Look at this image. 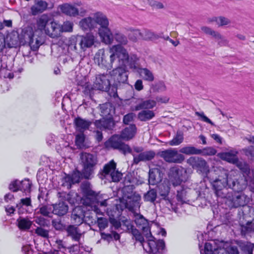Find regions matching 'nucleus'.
<instances>
[{
  "label": "nucleus",
  "mask_w": 254,
  "mask_h": 254,
  "mask_svg": "<svg viewBox=\"0 0 254 254\" xmlns=\"http://www.w3.org/2000/svg\"><path fill=\"white\" fill-rule=\"evenodd\" d=\"M87 203H88V205L91 206L92 210L93 211H94L97 214H99V215H103V213L101 211V210L98 207V205H100V206H102L100 205V202L98 203L97 202H94L93 203L92 202H91V201H90V202H87ZM107 205V204L105 206H106Z\"/></svg>",
  "instance_id": "obj_58"
},
{
  "label": "nucleus",
  "mask_w": 254,
  "mask_h": 254,
  "mask_svg": "<svg viewBox=\"0 0 254 254\" xmlns=\"http://www.w3.org/2000/svg\"><path fill=\"white\" fill-rule=\"evenodd\" d=\"M155 116V113L150 110H144L138 113V119L142 122L151 120Z\"/></svg>",
  "instance_id": "obj_37"
},
{
  "label": "nucleus",
  "mask_w": 254,
  "mask_h": 254,
  "mask_svg": "<svg viewBox=\"0 0 254 254\" xmlns=\"http://www.w3.org/2000/svg\"><path fill=\"white\" fill-rule=\"evenodd\" d=\"M137 72L145 81L152 82L154 80L153 72L147 68H140L137 70Z\"/></svg>",
  "instance_id": "obj_34"
},
{
  "label": "nucleus",
  "mask_w": 254,
  "mask_h": 254,
  "mask_svg": "<svg viewBox=\"0 0 254 254\" xmlns=\"http://www.w3.org/2000/svg\"><path fill=\"white\" fill-rule=\"evenodd\" d=\"M110 76L118 83H125L128 78L126 69L124 66H118L110 72Z\"/></svg>",
  "instance_id": "obj_12"
},
{
  "label": "nucleus",
  "mask_w": 254,
  "mask_h": 254,
  "mask_svg": "<svg viewBox=\"0 0 254 254\" xmlns=\"http://www.w3.org/2000/svg\"><path fill=\"white\" fill-rule=\"evenodd\" d=\"M51 29H49V36L51 38H58L61 36L62 32L61 24L57 21L50 22Z\"/></svg>",
  "instance_id": "obj_28"
},
{
  "label": "nucleus",
  "mask_w": 254,
  "mask_h": 254,
  "mask_svg": "<svg viewBox=\"0 0 254 254\" xmlns=\"http://www.w3.org/2000/svg\"><path fill=\"white\" fill-rule=\"evenodd\" d=\"M171 172L172 175L170 178V182L174 187L179 188L176 190L177 199L181 203H186L188 200L187 197V192L182 184L186 180V171L183 168H175Z\"/></svg>",
  "instance_id": "obj_4"
},
{
  "label": "nucleus",
  "mask_w": 254,
  "mask_h": 254,
  "mask_svg": "<svg viewBox=\"0 0 254 254\" xmlns=\"http://www.w3.org/2000/svg\"><path fill=\"white\" fill-rule=\"evenodd\" d=\"M218 35H219V37L215 36L214 38L216 39L219 46H227L228 44V41L224 37H223L219 33H218Z\"/></svg>",
  "instance_id": "obj_61"
},
{
  "label": "nucleus",
  "mask_w": 254,
  "mask_h": 254,
  "mask_svg": "<svg viewBox=\"0 0 254 254\" xmlns=\"http://www.w3.org/2000/svg\"><path fill=\"white\" fill-rule=\"evenodd\" d=\"M52 225L57 230H63L65 229V226L64 225L60 219H54L52 221Z\"/></svg>",
  "instance_id": "obj_57"
},
{
  "label": "nucleus",
  "mask_w": 254,
  "mask_h": 254,
  "mask_svg": "<svg viewBox=\"0 0 254 254\" xmlns=\"http://www.w3.org/2000/svg\"><path fill=\"white\" fill-rule=\"evenodd\" d=\"M201 30L202 31H203L205 34L210 35L213 37L215 36H216L217 37H219V35H218V32H216L213 30H212L211 28L207 27H202Z\"/></svg>",
  "instance_id": "obj_60"
},
{
  "label": "nucleus",
  "mask_w": 254,
  "mask_h": 254,
  "mask_svg": "<svg viewBox=\"0 0 254 254\" xmlns=\"http://www.w3.org/2000/svg\"><path fill=\"white\" fill-rule=\"evenodd\" d=\"M95 21V26H100L98 34L106 44H111L113 41V34L109 28V22L107 17L102 12L98 11L92 15Z\"/></svg>",
  "instance_id": "obj_5"
},
{
  "label": "nucleus",
  "mask_w": 254,
  "mask_h": 254,
  "mask_svg": "<svg viewBox=\"0 0 254 254\" xmlns=\"http://www.w3.org/2000/svg\"><path fill=\"white\" fill-rule=\"evenodd\" d=\"M235 164L241 171L244 177L246 178L247 176L249 175L250 174V169L249 165L246 162L238 159Z\"/></svg>",
  "instance_id": "obj_38"
},
{
  "label": "nucleus",
  "mask_w": 254,
  "mask_h": 254,
  "mask_svg": "<svg viewBox=\"0 0 254 254\" xmlns=\"http://www.w3.org/2000/svg\"><path fill=\"white\" fill-rule=\"evenodd\" d=\"M241 229L243 235L254 232V221H248L245 225H241Z\"/></svg>",
  "instance_id": "obj_44"
},
{
  "label": "nucleus",
  "mask_w": 254,
  "mask_h": 254,
  "mask_svg": "<svg viewBox=\"0 0 254 254\" xmlns=\"http://www.w3.org/2000/svg\"><path fill=\"white\" fill-rule=\"evenodd\" d=\"M246 139L250 143L254 144V136H250L246 137ZM246 156L248 157H254V146H249L243 149Z\"/></svg>",
  "instance_id": "obj_40"
},
{
  "label": "nucleus",
  "mask_w": 254,
  "mask_h": 254,
  "mask_svg": "<svg viewBox=\"0 0 254 254\" xmlns=\"http://www.w3.org/2000/svg\"><path fill=\"white\" fill-rule=\"evenodd\" d=\"M81 190L83 196L88 202L99 203L101 206L107 205V198H104L103 195L99 193H96L91 189V184L85 182L82 183L80 186Z\"/></svg>",
  "instance_id": "obj_7"
},
{
  "label": "nucleus",
  "mask_w": 254,
  "mask_h": 254,
  "mask_svg": "<svg viewBox=\"0 0 254 254\" xmlns=\"http://www.w3.org/2000/svg\"><path fill=\"white\" fill-rule=\"evenodd\" d=\"M134 222L136 226L142 231L143 234L146 238H152L150 232V228L147 220L142 215H138L135 217Z\"/></svg>",
  "instance_id": "obj_15"
},
{
  "label": "nucleus",
  "mask_w": 254,
  "mask_h": 254,
  "mask_svg": "<svg viewBox=\"0 0 254 254\" xmlns=\"http://www.w3.org/2000/svg\"><path fill=\"white\" fill-rule=\"evenodd\" d=\"M68 45V49L69 50L73 51L76 53H78L77 48L76 45V41L74 39H71L69 40Z\"/></svg>",
  "instance_id": "obj_63"
},
{
  "label": "nucleus",
  "mask_w": 254,
  "mask_h": 254,
  "mask_svg": "<svg viewBox=\"0 0 254 254\" xmlns=\"http://www.w3.org/2000/svg\"><path fill=\"white\" fill-rule=\"evenodd\" d=\"M155 153L153 151H148L139 153L138 155H133V163L137 164L140 161L151 160L155 157Z\"/></svg>",
  "instance_id": "obj_23"
},
{
  "label": "nucleus",
  "mask_w": 254,
  "mask_h": 254,
  "mask_svg": "<svg viewBox=\"0 0 254 254\" xmlns=\"http://www.w3.org/2000/svg\"><path fill=\"white\" fill-rule=\"evenodd\" d=\"M133 179L131 175H127L124 180V190L125 191L127 189L132 190L134 189V186L132 184Z\"/></svg>",
  "instance_id": "obj_51"
},
{
  "label": "nucleus",
  "mask_w": 254,
  "mask_h": 254,
  "mask_svg": "<svg viewBox=\"0 0 254 254\" xmlns=\"http://www.w3.org/2000/svg\"><path fill=\"white\" fill-rule=\"evenodd\" d=\"M138 61V59L136 55H130L128 57V59L127 61V64L124 65V67L126 68L128 66L130 69H132L133 71L137 72V70L140 68L138 67L137 64Z\"/></svg>",
  "instance_id": "obj_35"
},
{
  "label": "nucleus",
  "mask_w": 254,
  "mask_h": 254,
  "mask_svg": "<svg viewBox=\"0 0 254 254\" xmlns=\"http://www.w3.org/2000/svg\"><path fill=\"white\" fill-rule=\"evenodd\" d=\"M59 8L63 13L67 15L75 16L78 14L77 8L68 3L60 5Z\"/></svg>",
  "instance_id": "obj_29"
},
{
  "label": "nucleus",
  "mask_w": 254,
  "mask_h": 254,
  "mask_svg": "<svg viewBox=\"0 0 254 254\" xmlns=\"http://www.w3.org/2000/svg\"><path fill=\"white\" fill-rule=\"evenodd\" d=\"M151 88L155 92H162L166 90V87L163 82H159L155 84H152Z\"/></svg>",
  "instance_id": "obj_56"
},
{
  "label": "nucleus",
  "mask_w": 254,
  "mask_h": 254,
  "mask_svg": "<svg viewBox=\"0 0 254 254\" xmlns=\"http://www.w3.org/2000/svg\"><path fill=\"white\" fill-rule=\"evenodd\" d=\"M237 153L238 152L237 151L235 153H233L232 152H224L221 154V157L223 160L235 164L238 159L237 157Z\"/></svg>",
  "instance_id": "obj_39"
},
{
  "label": "nucleus",
  "mask_w": 254,
  "mask_h": 254,
  "mask_svg": "<svg viewBox=\"0 0 254 254\" xmlns=\"http://www.w3.org/2000/svg\"><path fill=\"white\" fill-rule=\"evenodd\" d=\"M216 22L219 26H224L229 24L230 21L228 18L220 16L216 19Z\"/></svg>",
  "instance_id": "obj_62"
},
{
  "label": "nucleus",
  "mask_w": 254,
  "mask_h": 254,
  "mask_svg": "<svg viewBox=\"0 0 254 254\" xmlns=\"http://www.w3.org/2000/svg\"><path fill=\"white\" fill-rule=\"evenodd\" d=\"M217 152L215 149L211 147H207L202 149H199L198 155L201 154L204 156H211L215 155Z\"/></svg>",
  "instance_id": "obj_49"
},
{
  "label": "nucleus",
  "mask_w": 254,
  "mask_h": 254,
  "mask_svg": "<svg viewBox=\"0 0 254 254\" xmlns=\"http://www.w3.org/2000/svg\"><path fill=\"white\" fill-rule=\"evenodd\" d=\"M74 124L76 130L82 132L88 129L91 125V122L80 117H77L74 120Z\"/></svg>",
  "instance_id": "obj_32"
},
{
  "label": "nucleus",
  "mask_w": 254,
  "mask_h": 254,
  "mask_svg": "<svg viewBox=\"0 0 254 254\" xmlns=\"http://www.w3.org/2000/svg\"><path fill=\"white\" fill-rule=\"evenodd\" d=\"M156 105V101L154 100H146L141 101L134 107L133 110L139 111L142 109H152Z\"/></svg>",
  "instance_id": "obj_31"
},
{
  "label": "nucleus",
  "mask_w": 254,
  "mask_h": 254,
  "mask_svg": "<svg viewBox=\"0 0 254 254\" xmlns=\"http://www.w3.org/2000/svg\"><path fill=\"white\" fill-rule=\"evenodd\" d=\"M110 53H111L110 63H107L104 54H102L100 61V64L104 65L107 70L113 68L114 63L117 60L119 63V66H124V65L127 64L129 56L127 50L122 46L120 45L113 46L110 49Z\"/></svg>",
  "instance_id": "obj_3"
},
{
  "label": "nucleus",
  "mask_w": 254,
  "mask_h": 254,
  "mask_svg": "<svg viewBox=\"0 0 254 254\" xmlns=\"http://www.w3.org/2000/svg\"><path fill=\"white\" fill-rule=\"evenodd\" d=\"M21 34L24 39H28L31 44L34 43V39L33 38V30L30 27H25L22 30Z\"/></svg>",
  "instance_id": "obj_47"
},
{
  "label": "nucleus",
  "mask_w": 254,
  "mask_h": 254,
  "mask_svg": "<svg viewBox=\"0 0 254 254\" xmlns=\"http://www.w3.org/2000/svg\"><path fill=\"white\" fill-rule=\"evenodd\" d=\"M84 217V213L80 206L75 207L73 209L71 216L72 223L79 225L82 223Z\"/></svg>",
  "instance_id": "obj_21"
},
{
  "label": "nucleus",
  "mask_w": 254,
  "mask_h": 254,
  "mask_svg": "<svg viewBox=\"0 0 254 254\" xmlns=\"http://www.w3.org/2000/svg\"><path fill=\"white\" fill-rule=\"evenodd\" d=\"M141 39L149 40L155 37V34L149 30L144 29L141 31Z\"/></svg>",
  "instance_id": "obj_55"
},
{
  "label": "nucleus",
  "mask_w": 254,
  "mask_h": 254,
  "mask_svg": "<svg viewBox=\"0 0 254 254\" xmlns=\"http://www.w3.org/2000/svg\"><path fill=\"white\" fill-rule=\"evenodd\" d=\"M79 26L84 31H91L93 29L95 26L93 16L82 19L79 22Z\"/></svg>",
  "instance_id": "obj_22"
},
{
  "label": "nucleus",
  "mask_w": 254,
  "mask_h": 254,
  "mask_svg": "<svg viewBox=\"0 0 254 254\" xmlns=\"http://www.w3.org/2000/svg\"><path fill=\"white\" fill-rule=\"evenodd\" d=\"M67 236L71 237L72 240L79 242L81 237V233L77 227L74 225H69L65 228Z\"/></svg>",
  "instance_id": "obj_27"
},
{
  "label": "nucleus",
  "mask_w": 254,
  "mask_h": 254,
  "mask_svg": "<svg viewBox=\"0 0 254 254\" xmlns=\"http://www.w3.org/2000/svg\"><path fill=\"white\" fill-rule=\"evenodd\" d=\"M214 242L213 244L210 242H207L205 244L204 249V254H213L216 252L217 248L215 246H213Z\"/></svg>",
  "instance_id": "obj_50"
},
{
  "label": "nucleus",
  "mask_w": 254,
  "mask_h": 254,
  "mask_svg": "<svg viewBox=\"0 0 254 254\" xmlns=\"http://www.w3.org/2000/svg\"><path fill=\"white\" fill-rule=\"evenodd\" d=\"M220 174L217 177L210 178L211 183L215 193L218 196L223 197L225 194L222 192L224 189H231L235 191H241L246 188V184L241 183L238 179L227 170L220 169Z\"/></svg>",
  "instance_id": "obj_1"
},
{
  "label": "nucleus",
  "mask_w": 254,
  "mask_h": 254,
  "mask_svg": "<svg viewBox=\"0 0 254 254\" xmlns=\"http://www.w3.org/2000/svg\"><path fill=\"white\" fill-rule=\"evenodd\" d=\"M19 187L20 190H29L31 187V183L28 180H24L20 182Z\"/></svg>",
  "instance_id": "obj_59"
},
{
  "label": "nucleus",
  "mask_w": 254,
  "mask_h": 254,
  "mask_svg": "<svg viewBox=\"0 0 254 254\" xmlns=\"http://www.w3.org/2000/svg\"><path fill=\"white\" fill-rule=\"evenodd\" d=\"M68 211V206L64 201H60L58 204L53 205V213L59 216H63Z\"/></svg>",
  "instance_id": "obj_30"
},
{
  "label": "nucleus",
  "mask_w": 254,
  "mask_h": 254,
  "mask_svg": "<svg viewBox=\"0 0 254 254\" xmlns=\"http://www.w3.org/2000/svg\"><path fill=\"white\" fill-rule=\"evenodd\" d=\"M128 31V37L130 40L136 42L138 39H141V31L139 30L130 28Z\"/></svg>",
  "instance_id": "obj_42"
},
{
  "label": "nucleus",
  "mask_w": 254,
  "mask_h": 254,
  "mask_svg": "<svg viewBox=\"0 0 254 254\" xmlns=\"http://www.w3.org/2000/svg\"><path fill=\"white\" fill-rule=\"evenodd\" d=\"M60 197L62 199L67 201L69 203L73 205L76 201V197L77 196V193L74 192H69L66 193L64 192L59 193Z\"/></svg>",
  "instance_id": "obj_36"
},
{
  "label": "nucleus",
  "mask_w": 254,
  "mask_h": 254,
  "mask_svg": "<svg viewBox=\"0 0 254 254\" xmlns=\"http://www.w3.org/2000/svg\"><path fill=\"white\" fill-rule=\"evenodd\" d=\"M48 22V16L45 15H42L39 19L37 24L38 28L40 30H43L45 28Z\"/></svg>",
  "instance_id": "obj_54"
},
{
  "label": "nucleus",
  "mask_w": 254,
  "mask_h": 254,
  "mask_svg": "<svg viewBox=\"0 0 254 254\" xmlns=\"http://www.w3.org/2000/svg\"><path fill=\"white\" fill-rule=\"evenodd\" d=\"M136 130L137 128L134 124L130 125L122 131L120 137L124 140H129L134 136Z\"/></svg>",
  "instance_id": "obj_25"
},
{
  "label": "nucleus",
  "mask_w": 254,
  "mask_h": 254,
  "mask_svg": "<svg viewBox=\"0 0 254 254\" xmlns=\"http://www.w3.org/2000/svg\"><path fill=\"white\" fill-rule=\"evenodd\" d=\"M110 76L107 73L97 75L94 82L95 87L100 90L108 91L110 87Z\"/></svg>",
  "instance_id": "obj_13"
},
{
  "label": "nucleus",
  "mask_w": 254,
  "mask_h": 254,
  "mask_svg": "<svg viewBox=\"0 0 254 254\" xmlns=\"http://www.w3.org/2000/svg\"><path fill=\"white\" fill-rule=\"evenodd\" d=\"M5 39V43L10 48L17 46L19 45L20 40V39L19 37L18 33L15 31H13L8 34Z\"/></svg>",
  "instance_id": "obj_24"
},
{
  "label": "nucleus",
  "mask_w": 254,
  "mask_h": 254,
  "mask_svg": "<svg viewBox=\"0 0 254 254\" xmlns=\"http://www.w3.org/2000/svg\"><path fill=\"white\" fill-rule=\"evenodd\" d=\"M116 169V163L112 160L104 166L98 176L101 180L105 179L109 181L118 182L121 179L122 174Z\"/></svg>",
  "instance_id": "obj_6"
},
{
  "label": "nucleus",
  "mask_w": 254,
  "mask_h": 254,
  "mask_svg": "<svg viewBox=\"0 0 254 254\" xmlns=\"http://www.w3.org/2000/svg\"><path fill=\"white\" fill-rule=\"evenodd\" d=\"M163 174L160 170L157 168L149 170L148 182L150 185H155L162 181Z\"/></svg>",
  "instance_id": "obj_19"
},
{
  "label": "nucleus",
  "mask_w": 254,
  "mask_h": 254,
  "mask_svg": "<svg viewBox=\"0 0 254 254\" xmlns=\"http://www.w3.org/2000/svg\"><path fill=\"white\" fill-rule=\"evenodd\" d=\"M47 7V3L43 0H38L30 7V13L32 15H36L42 13Z\"/></svg>",
  "instance_id": "obj_26"
},
{
  "label": "nucleus",
  "mask_w": 254,
  "mask_h": 254,
  "mask_svg": "<svg viewBox=\"0 0 254 254\" xmlns=\"http://www.w3.org/2000/svg\"><path fill=\"white\" fill-rule=\"evenodd\" d=\"M73 24L69 21H66L61 25L62 32H71L73 30Z\"/></svg>",
  "instance_id": "obj_53"
},
{
  "label": "nucleus",
  "mask_w": 254,
  "mask_h": 254,
  "mask_svg": "<svg viewBox=\"0 0 254 254\" xmlns=\"http://www.w3.org/2000/svg\"><path fill=\"white\" fill-rule=\"evenodd\" d=\"M17 222L19 228L23 230L30 229L33 223L27 218H19L17 219Z\"/></svg>",
  "instance_id": "obj_41"
},
{
  "label": "nucleus",
  "mask_w": 254,
  "mask_h": 254,
  "mask_svg": "<svg viewBox=\"0 0 254 254\" xmlns=\"http://www.w3.org/2000/svg\"><path fill=\"white\" fill-rule=\"evenodd\" d=\"M170 190L168 183H164L159 186V193L164 199H168V195Z\"/></svg>",
  "instance_id": "obj_43"
},
{
  "label": "nucleus",
  "mask_w": 254,
  "mask_h": 254,
  "mask_svg": "<svg viewBox=\"0 0 254 254\" xmlns=\"http://www.w3.org/2000/svg\"><path fill=\"white\" fill-rule=\"evenodd\" d=\"M96 127L100 129H112L115 126L113 117H103L102 119L97 120L95 122Z\"/></svg>",
  "instance_id": "obj_20"
},
{
  "label": "nucleus",
  "mask_w": 254,
  "mask_h": 254,
  "mask_svg": "<svg viewBox=\"0 0 254 254\" xmlns=\"http://www.w3.org/2000/svg\"><path fill=\"white\" fill-rule=\"evenodd\" d=\"M82 176L84 177L83 173H81L78 170H75L71 175H68L64 177L63 180V186L66 187L67 189H69L72 184L78 183Z\"/></svg>",
  "instance_id": "obj_16"
},
{
  "label": "nucleus",
  "mask_w": 254,
  "mask_h": 254,
  "mask_svg": "<svg viewBox=\"0 0 254 254\" xmlns=\"http://www.w3.org/2000/svg\"><path fill=\"white\" fill-rule=\"evenodd\" d=\"M127 200L125 204L126 207L130 211L133 210L135 208L139 206V202L141 200V196L138 193L134 192L129 193L126 195Z\"/></svg>",
  "instance_id": "obj_14"
},
{
  "label": "nucleus",
  "mask_w": 254,
  "mask_h": 254,
  "mask_svg": "<svg viewBox=\"0 0 254 254\" xmlns=\"http://www.w3.org/2000/svg\"><path fill=\"white\" fill-rule=\"evenodd\" d=\"M120 135H113L108 141L105 142V146L107 148H113L119 150L124 154L131 153L130 147L123 143L121 140Z\"/></svg>",
  "instance_id": "obj_9"
},
{
  "label": "nucleus",
  "mask_w": 254,
  "mask_h": 254,
  "mask_svg": "<svg viewBox=\"0 0 254 254\" xmlns=\"http://www.w3.org/2000/svg\"><path fill=\"white\" fill-rule=\"evenodd\" d=\"M79 38L78 45L81 52H85L87 49L91 48L96 41V37L92 33L80 36Z\"/></svg>",
  "instance_id": "obj_11"
},
{
  "label": "nucleus",
  "mask_w": 254,
  "mask_h": 254,
  "mask_svg": "<svg viewBox=\"0 0 254 254\" xmlns=\"http://www.w3.org/2000/svg\"><path fill=\"white\" fill-rule=\"evenodd\" d=\"M199 149L193 146H186L181 148L180 152L188 155H198Z\"/></svg>",
  "instance_id": "obj_46"
},
{
  "label": "nucleus",
  "mask_w": 254,
  "mask_h": 254,
  "mask_svg": "<svg viewBox=\"0 0 254 254\" xmlns=\"http://www.w3.org/2000/svg\"><path fill=\"white\" fill-rule=\"evenodd\" d=\"M123 223V226L126 227L128 232L132 235L136 241L141 243L143 247H144L145 244L149 248V252L151 254H165L166 250L163 240H157L152 237V238H147L148 241L145 242L140 232L131 224L129 221L126 220Z\"/></svg>",
  "instance_id": "obj_2"
},
{
  "label": "nucleus",
  "mask_w": 254,
  "mask_h": 254,
  "mask_svg": "<svg viewBox=\"0 0 254 254\" xmlns=\"http://www.w3.org/2000/svg\"><path fill=\"white\" fill-rule=\"evenodd\" d=\"M235 193L230 198L232 206L234 207L244 206L249 202V198L242 193Z\"/></svg>",
  "instance_id": "obj_17"
},
{
  "label": "nucleus",
  "mask_w": 254,
  "mask_h": 254,
  "mask_svg": "<svg viewBox=\"0 0 254 254\" xmlns=\"http://www.w3.org/2000/svg\"><path fill=\"white\" fill-rule=\"evenodd\" d=\"M157 198V192L154 189H151L143 195V199L145 201L154 203Z\"/></svg>",
  "instance_id": "obj_45"
},
{
  "label": "nucleus",
  "mask_w": 254,
  "mask_h": 254,
  "mask_svg": "<svg viewBox=\"0 0 254 254\" xmlns=\"http://www.w3.org/2000/svg\"><path fill=\"white\" fill-rule=\"evenodd\" d=\"M183 133L181 132H178L176 135L170 141L169 144L172 146L178 145L183 141Z\"/></svg>",
  "instance_id": "obj_52"
},
{
  "label": "nucleus",
  "mask_w": 254,
  "mask_h": 254,
  "mask_svg": "<svg viewBox=\"0 0 254 254\" xmlns=\"http://www.w3.org/2000/svg\"><path fill=\"white\" fill-rule=\"evenodd\" d=\"M115 38V40L119 43V45L122 46V45H126L128 42L127 37L122 33H116L113 35V39Z\"/></svg>",
  "instance_id": "obj_48"
},
{
  "label": "nucleus",
  "mask_w": 254,
  "mask_h": 254,
  "mask_svg": "<svg viewBox=\"0 0 254 254\" xmlns=\"http://www.w3.org/2000/svg\"><path fill=\"white\" fill-rule=\"evenodd\" d=\"M85 140V137L83 133L78 134L76 135L75 143L77 146H81L83 145Z\"/></svg>",
  "instance_id": "obj_64"
},
{
  "label": "nucleus",
  "mask_w": 254,
  "mask_h": 254,
  "mask_svg": "<svg viewBox=\"0 0 254 254\" xmlns=\"http://www.w3.org/2000/svg\"><path fill=\"white\" fill-rule=\"evenodd\" d=\"M80 159L83 166V174L85 179H89L94 173L95 166L97 163L96 156L92 154L82 152L80 154Z\"/></svg>",
  "instance_id": "obj_8"
},
{
  "label": "nucleus",
  "mask_w": 254,
  "mask_h": 254,
  "mask_svg": "<svg viewBox=\"0 0 254 254\" xmlns=\"http://www.w3.org/2000/svg\"><path fill=\"white\" fill-rule=\"evenodd\" d=\"M100 110L101 116L103 117H113V115L115 114V108L112 104L109 103H106L101 105Z\"/></svg>",
  "instance_id": "obj_33"
},
{
  "label": "nucleus",
  "mask_w": 254,
  "mask_h": 254,
  "mask_svg": "<svg viewBox=\"0 0 254 254\" xmlns=\"http://www.w3.org/2000/svg\"><path fill=\"white\" fill-rule=\"evenodd\" d=\"M160 155L166 162L181 163L185 160L184 156L178 153L175 149H167L160 152Z\"/></svg>",
  "instance_id": "obj_10"
},
{
  "label": "nucleus",
  "mask_w": 254,
  "mask_h": 254,
  "mask_svg": "<svg viewBox=\"0 0 254 254\" xmlns=\"http://www.w3.org/2000/svg\"><path fill=\"white\" fill-rule=\"evenodd\" d=\"M187 163L193 168L197 169L201 171H205L207 168L205 160L198 157H190L188 159Z\"/></svg>",
  "instance_id": "obj_18"
}]
</instances>
